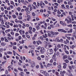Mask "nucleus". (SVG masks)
Instances as JSON below:
<instances>
[{
    "label": "nucleus",
    "mask_w": 76,
    "mask_h": 76,
    "mask_svg": "<svg viewBox=\"0 0 76 76\" xmlns=\"http://www.w3.org/2000/svg\"><path fill=\"white\" fill-rule=\"evenodd\" d=\"M1 40L2 42H3V41H4V38L3 37H1Z\"/></svg>",
    "instance_id": "nucleus-20"
},
{
    "label": "nucleus",
    "mask_w": 76,
    "mask_h": 76,
    "mask_svg": "<svg viewBox=\"0 0 76 76\" xmlns=\"http://www.w3.org/2000/svg\"><path fill=\"white\" fill-rule=\"evenodd\" d=\"M63 64L64 65L63 68L64 69H66V66H67V64L66 63H63Z\"/></svg>",
    "instance_id": "nucleus-5"
},
{
    "label": "nucleus",
    "mask_w": 76,
    "mask_h": 76,
    "mask_svg": "<svg viewBox=\"0 0 76 76\" xmlns=\"http://www.w3.org/2000/svg\"><path fill=\"white\" fill-rule=\"evenodd\" d=\"M45 48H46L47 49H48V48H49L48 45H45Z\"/></svg>",
    "instance_id": "nucleus-13"
},
{
    "label": "nucleus",
    "mask_w": 76,
    "mask_h": 76,
    "mask_svg": "<svg viewBox=\"0 0 76 76\" xmlns=\"http://www.w3.org/2000/svg\"><path fill=\"white\" fill-rule=\"evenodd\" d=\"M67 58V56L65 55L64 56L63 58L64 59H65V58Z\"/></svg>",
    "instance_id": "nucleus-50"
},
{
    "label": "nucleus",
    "mask_w": 76,
    "mask_h": 76,
    "mask_svg": "<svg viewBox=\"0 0 76 76\" xmlns=\"http://www.w3.org/2000/svg\"><path fill=\"white\" fill-rule=\"evenodd\" d=\"M62 25H63V26H66V25H66V23H63Z\"/></svg>",
    "instance_id": "nucleus-63"
},
{
    "label": "nucleus",
    "mask_w": 76,
    "mask_h": 76,
    "mask_svg": "<svg viewBox=\"0 0 76 76\" xmlns=\"http://www.w3.org/2000/svg\"><path fill=\"white\" fill-rule=\"evenodd\" d=\"M69 2H70V3H72L73 1V0H67Z\"/></svg>",
    "instance_id": "nucleus-31"
},
{
    "label": "nucleus",
    "mask_w": 76,
    "mask_h": 76,
    "mask_svg": "<svg viewBox=\"0 0 76 76\" xmlns=\"http://www.w3.org/2000/svg\"><path fill=\"white\" fill-rule=\"evenodd\" d=\"M67 26H68V27H72V24H70L69 25H67Z\"/></svg>",
    "instance_id": "nucleus-40"
},
{
    "label": "nucleus",
    "mask_w": 76,
    "mask_h": 76,
    "mask_svg": "<svg viewBox=\"0 0 76 76\" xmlns=\"http://www.w3.org/2000/svg\"><path fill=\"white\" fill-rule=\"evenodd\" d=\"M29 10V8L28 7H26V9H25V11H26L27 10Z\"/></svg>",
    "instance_id": "nucleus-45"
},
{
    "label": "nucleus",
    "mask_w": 76,
    "mask_h": 76,
    "mask_svg": "<svg viewBox=\"0 0 76 76\" xmlns=\"http://www.w3.org/2000/svg\"><path fill=\"white\" fill-rule=\"evenodd\" d=\"M56 74L57 76H59V73L58 72H56Z\"/></svg>",
    "instance_id": "nucleus-36"
},
{
    "label": "nucleus",
    "mask_w": 76,
    "mask_h": 76,
    "mask_svg": "<svg viewBox=\"0 0 76 76\" xmlns=\"http://www.w3.org/2000/svg\"><path fill=\"white\" fill-rule=\"evenodd\" d=\"M56 52H55V54L54 55H53V59H54L56 57Z\"/></svg>",
    "instance_id": "nucleus-23"
},
{
    "label": "nucleus",
    "mask_w": 76,
    "mask_h": 76,
    "mask_svg": "<svg viewBox=\"0 0 76 76\" xmlns=\"http://www.w3.org/2000/svg\"><path fill=\"white\" fill-rule=\"evenodd\" d=\"M37 59L38 60H41V57L39 56H38L37 57Z\"/></svg>",
    "instance_id": "nucleus-38"
},
{
    "label": "nucleus",
    "mask_w": 76,
    "mask_h": 76,
    "mask_svg": "<svg viewBox=\"0 0 76 76\" xmlns=\"http://www.w3.org/2000/svg\"><path fill=\"white\" fill-rule=\"evenodd\" d=\"M57 47H58L59 48H60V47H61V46H60V44H58L57 45Z\"/></svg>",
    "instance_id": "nucleus-46"
},
{
    "label": "nucleus",
    "mask_w": 76,
    "mask_h": 76,
    "mask_svg": "<svg viewBox=\"0 0 76 76\" xmlns=\"http://www.w3.org/2000/svg\"><path fill=\"white\" fill-rule=\"evenodd\" d=\"M48 45L49 46V48H51V47H52V45H50V44H48Z\"/></svg>",
    "instance_id": "nucleus-42"
},
{
    "label": "nucleus",
    "mask_w": 76,
    "mask_h": 76,
    "mask_svg": "<svg viewBox=\"0 0 76 76\" xmlns=\"http://www.w3.org/2000/svg\"><path fill=\"white\" fill-rule=\"evenodd\" d=\"M58 65H59L58 66V69H61V64H59Z\"/></svg>",
    "instance_id": "nucleus-12"
},
{
    "label": "nucleus",
    "mask_w": 76,
    "mask_h": 76,
    "mask_svg": "<svg viewBox=\"0 0 76 76\" xmlns=\"http://www.w3.org/2000/svg\"><path fill=\"white\" fill-rule=\"evenodd\" d=\"M5 1L7 3H9V1L8 0H5Z\"/></svg>",
    "instance_id": "nucleus-59"
},
{
    "label": "nucleus",
    "mask_w": 76,
    "mask_h": 76,
    "mask_svg": "<svg viewBox=\"0 0 76 76\" xmlns=\"http://www.w3.org/2000/svg\"><path fill=\"white\" fill-rule=\"evenodd\" d=\"M27 16L28 18V19H31V16H30V15H27Z\"/></svg>",
    "instance_id": "nucleus-57"
},
{
    "label": "nucleus",
    "mask_w": 76,
    "mask_h": 76,
    "mask_svg": "<svg viewBox=\"0 0 76 76\" xmlns=\"http://www.w3.org/2000/svg\"><path fill=\"white\" fill-rule=\"evenodd\" d=\"M62 32H64V33H67V31H65V30L62 29Z\"/></svg>",
    "instance_id": "nucleus-30"
},
{
    "label": "nucleus",
    "mask_w": 76,
    "mask_h": 76,
    "mask_svg": "<svg viewBox=\"0 0 76 76\" xmlns=\"http://www.w3.org/2000/svg\"><path fill=\"white\" fill-rule=\"evenodd\" d=\"M5 14H7V13H8V11L6 10H5Z\"/></svg>",
    "instance_id": "nucleus-32"
},
{
    "label": "nucleus",
    "mask_w": 76,
    "mask_h": 76,
    "mask_svg": "<svg viewBox=\"0 0 76 76\" xmlns=\"http://www.w3.org/2000/svg\"><path fill=\"white\" fill-rule=\"evenodd\" d=\"M5 42H9V40L7 39V38H5Z\"/></svg>",
    "instance_id": "nucleus-35"
},
{
    "label": "nucleus",
    "mask_w": 76,
    "mask_h": 76,
    "mask_svg": "<svg viewBox=\"0 0 76 76\" xmlns=\"http://www.w3.org/2000/svg\"><path fill=\"white\" fill-rule=\"evenodd\" d=\"M68 60H70L71 61L72 60V58H70V57H68Z\"/></svg>",
    "instance_id": "nucleus-47"
},
{
    "label": "nucleus",
    "mask_w": 76,
    "mask_h": 76,
    "mask_svg": "<svg viewBox=\"0 0 76 76\" xmlns=\"http://www.w3.org/2000/svg\"><path fill=\"white\" fill-rule=\"evenodd\" d=\"M20 75H21V76H24V73H23V72H20Z\"/></svg>",
    "instance_id": "nucleus-21"
},
{
    "label": "nucleus",
    "mask_w": 76,
    "mask_h": 76,
    "mask_svg": "<svg viewBox=\"0 0 76 76\" xmlns=\"http://www.w3.org/2000/svg\"><path fill=\"white\" fill-rule=\"evenodd\" d=\"M29 28L30 31H32V28L31 26L29 27Z\"/></svg>",
    "instance_id": "nucleus-41"
},
{
    "label": "nucleus",
    "mask_w": 76,
    "mask_h": 76,
    "mask_svg": "<svg viewBox=\"0 0 76 76\" xmlns=\"http://www.w3.org/2000/svg\"><path fill=\"white\" fill-rule=\"evenodd\" d=\"M70 47L72 48H75V46L74 45H72L71 46H70Z\"/></svg>",
    "instance_id": "nucleus-53"
},
{
    "label": "nucleus",
    "mask_w": 76,
    "mask_h": 76,
    "mask_svg": "<svg viewBox=\"0 0 76 76\" xmlns=\"http://www.w3.org/2000/svg\"><path fill=\"white\" fill-rule=\"evenodd\" d=\"M64 41V40H63V39H60V42H62V43H63V42Z\"/></svg>",
    "instance_id": "nucleus-24"
},
{
    "label": "nucleus",
    "mask_w": 76,
    "mask_h": 76,
    "mask_svg": "<svg viewBox=\"0 0 76 76\" xmlns=\"http://www.w3.org/2000/svg\"><path fill=\"white\" fill-rule=\"evenodd\" d=\"M32 6L33 9H36V7L34 5V4H32Z\"/></svg>",
    "instance_id": "nucleus-22"
},
{
    "label": "nucleus",
    "mask_w": 76,
    "mask_h": 76,
    "mask_svg": "<svg viewBox=\"0 0 76 76\" xmlns=\"http://www.w3.org/2000/svg\"><path fill=\"white\" fill-rule=\"evenodd\" d=\"M65 20L66 22H67V23H68V24H69V23L70 22V20L67 19V18H66Z\"/></svg>",
    "instance_id": "nucleus-8"
},
{
    "label": "nucleus",
    "mask_w": 76,
    "mask_h": 76,
    "mask_svg": "<svg viewBox=\"0 0 76 76\" xmlns=\"http://www.w3.org/2000/svg\"><path fill=\"white\" fill-rule=\"evenodd\" d=\"M1 21V24H2V25H4V20H3V19L2 20V21Z\"/></svg>",
    "instance_id": "nucleus-44"
},
{
    "label": "nucleus",
    "mask_w": 76,
    "mask_h": 76,
    "mask_svg": "<svg viewBox=\"0 0 76 76\" xmlns=\"http://www.w3.org/2000/svg\"><path fill=\"white\" fill-rule=\"evenodd\" d=\"M7 53L8 54H10V55H11V54H12V52H10V51H7Z\"/></svg>",
    "instance_id": "nucleus-14"
},
{
    "label": "nucleus",
    "mask_w": 76,
    "mask_h": 76,
    "mask_svg": "<svg viewBox=\"0 0 76 76\" xmlns=\"http://www.w3.org/2000/svg\"><path fill=\"white\" fill-rule=\"evenodd\" d=\"M61 6L62 7V8H63V9H66V7H65L64 5L62 4L61 5Z\"/></svg>",
    "instance_id": "nucleus-26"
},
{
    "label": "nucleus",
    "mask_w": 76,
    "mask_h": 76,
    "mask_svg": "<svg viewBox=\"0 0 76 76\" xmlns=\"http://www.w3.org/2000/svg\"><path fill=\"white\" fill-rule=\"evenodd\" d=\"M11 4H12L13 5V6H15V4H14V2L13 1H11Z\"/></svg>",
    "instance_id": "nucleus-33"
},
{
    "label": "nucleus",
    "mask_w": 76,
    "mask_h": 76,
    "mask_svg": "<svg viewBox=\"0 0 76 76\" xmlns=\"http://www.w3.org/2000/svg\"><path fill=\"white\" fill-rule=\"evenodd\" d=\"M73 34H74V36L75 38V39H76V31L74 32Z\"/></svg>",
    "instance_id": "nucleus-25"
},
{
    "label": "nucleus",
    "mask_w": 76,
    "mask_h": 76,
    "mask_svg": "<svg viewBox=\"0 0 76 76\" xmlns=\"http://www.w3.org/2000/svg\"><path fill=\"white\" fill-rule=\"evenodd\" d=\"M52 66L53 64H52L48 63L47 64L48 67H51V66Z\"/></svg>",
    "instance_id": "nucleus-11"
},
{
    "label": "nucleus",
    "mask_w": 76,
    "mask_h": 76,
    "mask_svg": "<svg viewBox=\"0 0 76 76\" xmlns=\"http://www.w3.org/2000/svg\"><path fill=\"white\" fill-rule=\"evenodd\" d=\"M68 72H69V74L68 75V76H73V75H72V74L70 72H71V71L70 70H68Z\"/></svg>",
    "instance_id": "nucleus-6"
},
{
    "label": "nucleus",
    "mask_w": 76,
    "mask_h": 76,
    "mask_svg": "<svg viewBox=\"0 0 76 76\" xmlns=\"http://www.w3.org/2000/svg\"><path fill=\"white\" fill-rule=\"evenodd\" d=\"M28 34H29V33H28V32H26L25 33V35L26 36H27V35H28Z\"/></svg>",
    "instance_id": "nucleus-52"
},
{
    "label": "nucleus",
    "mask_w": 76,
    "mask_h": 76,
    "mask_svg": "<svg viewBox=\"0 0 76 76\" xmlns=\"http://www.w3.org/2000/svg\"><path fill=\"white\" fill-rule=\"evenodd\" d=\"M64 51L65 52V53L67 54H69V51H67V50H64Z\"/></svg>",
    "instance_id": "nucleus-39"
},
{
    "label": "nucleus",
    "mask_w": 76,
    "mask_h": 76,
    "mask_svg": "<svg viewBox=\"0 0 76 76\" xmlns=\"http://www.w3.org/2000/svg\"><path fill=\"white\" fill-rule=\"evenodd\" d=\"M50 63H53V60L52 59H51L50 60Z\"/></svg>",
    "instance_id": "nucleus-49"
},
{
    "label": "nucleus",
    "mask_w": 76,
    "mask_h": 76,
    "mask_svg": "<svg viewBox=\"0 0 76 76\" xmlns=\"http://www.w3.org/2000/svg\"><path fill=\"white\" fill-rule=\"evenodd\" d=\"M18 19L20 20H21V19H22V17L21 16H20L18 17Z\"/></svg>",
    "instance_id": "nucleus-28"
},
{
    "label": "nucleus",
    "mask_w": 76,
    "mask_h": 76,
    "mask_svg": "<svg viewBox=\"0 0 76 76\" xmlns=\"http://www.w3.org/2000/svg\"><path fill=\"white\" fill-rule=\"evenodd\" d=\"M50 33L51 34L53 35H58V34H59V33L58 32H53V31H51L50 32Z\"/></svg>",
    "instance_id": "nucleus-2"
},
{
    "label": "nucleus",
    "mask_w": 76,
    "mask_h": 76,
    "mask_svg": "<svg viewBox=\"0 0 76 76\" xmlns=\"http://www.w3.org/2000/svg\"><path fill=\"white\" fill-rule=\"evenodd\" d=\"M18 70H20V71H22V69H21V68H18Z\"/></svg>",
    "instance_id": "nucleus-56"
},
{
    "label": "nucleus",
    "mask_w": 76,
    "mask_h": 76,
    "mask_svg": "<svg viewBox=\"0 0 76 76\" xmlns=\"http://www.w3.org/2000/svg\"><path fill=\"white\" fill-rule=\"evenodd\" d=\"M72 67L73 69H75L76 68V66L75 65H72Z\"/></svg>",
    "instance_id": "nucleus-18"
},
{
    "label": "nucleus",
    "mask_w": 76,
    "mask_h": 76,
    "mask_svg": "<svg viewBox=\"0 0 76 76\" xmlns=\"http://www.w3.org/2000/svg\"><path fill=\"white\" fill-rule=\"evenodd\" d=\"M54 4L55 5H56V6H58V4L57 3H55Z\"/></svg>",
    "instance_id": "nucleus-43"
},
{
    "label": "nucleus",
    "mask_w": 76,
    "mask_h": 76,
    "mask_svg": "<svg viewBox=\"0 0 76 76\" xmlns=\"http://www.w3.org/2000/svg\"><path fill=\"white\" fill-rule=\"evenodd\" d=\"M54 50L55 52V53H56L57 51V47L56 46L55 47V48L54 49Z\"/></svg>",
    "instance_id": "nucleus-15"
},
{
    "label": "nucleus",
    "mask_w": 76,
    "mask_h": 76,
    "mask_svg": "<svg viewBox=\"0 0 76 76\" xmlns=\"http://www.w3.org/2000/svg\"><path fill=\"white\" fill-rule=\"evenodd\" d=\"M26 13H28L29 14L31 13V12H30L29 11L27 10L26 11Z\"/></svg>",
    "instance_id": "nucleus-48"
},
{
    "label": "nucleus",
    "mask_w": 76,
    "mask_h": 76,
    "mask_svg": "<svg viewBox=\"0 0 76 76\" xmlns=\"http://www.w3.org/2000/svg\"><path fill=\"white\" fill-rule=\"evenodd\" d=\"M42 28H44L45 29H47V27H46L44 26V25H42Z\"/></svg>",
    "instance_id": "nucleus-19"
},
{
    "label": "nucleus",
    "mask_w": 76,
    "mask_h": 76,
    "mask_svg": "<svg viewBox=\"0 0 76 76\" xmlns=\"http://www.w3.org/2000/svg\"><path fill=\"white\" fill-rule=\"evenodd\" d=\"M45 48L43 47H42L41 48V49L40 50V52L42 54H43V53H45Z\"/></svg>",
    "instance_id": "nucleus-3"
},
{
    "label": "nucleus",
    "mask_w": 76,
    "mask_h": 76,
    "mask_svg": "<svg viewBox=\"0 0 76 76\" xmlns=\"http://www.w3.org/2000/svg\"><path fill=\"white\" fill-rule=\"evenodd\" d=\"M1 45L2 46H5V45H6V43L2 42L1 43Z\"/></svg>",
    "instance_id": "nucleus-10"
},
{
    "label": "nucleus",
    "mask_w": 76,
    "mask_h": 76,
    "mask_svg": "<svg viewBox=\"0 0 76 76\" xmlns=\"http://www.w3.org/2000/svg\"><path fill=\"white\" fill-rule=\"evenodd\" d=\"M29 47H31V49L33 50V49H34L35 48V47L34 45H31H31H29L28 46Z\"/></svg>",
    "instance_id": "nucleus-9"
},
{
    "label": "nucleus",
    "mask_w": 76,
    "mask_h": 76,
    "mask_svg": "<svg viewBox=\"0 0 76 76\" xmlns=\"http://www.w3.org/2000/svg\"><path fill=\"white\" fill-rule=\"evenodd\" d=\"M56 54L57 56H59L60 55V53L58 52H57Z\"/></svg>",
    "instance_id": "nucleus-37"
},
{
    "label": "nucleus",
    "mask_w": 76,
    "mask_h": 76,
    "mask_svg": "<svg viewBox=\"0 0 76 76\" xmlns=\"http://www.w3.org/2000/svg\"><path fill=\"white\" fill-rule=\"evenodd\" d=\"M44 2L45 4H48V1H47L46 0Z\"/></svg>",
    "instance_id": "nucleus-64"
},
{
    "label": "nucleus",
    "mask_w": 76,
    "mask_h": 76,
    "mask_svg": "<svg viewBox=\"0 0 76 76\" xmlns=\"http://www.w3.org/2000/svg\"><path fill=\"white\" fill-rule=\"evenodd\" d=\"M36 31V29L35 28H33V32H35Z\"/></svg>",
    "instance_id": "nucleus-29"
},
{
    "label": "nucleus",
    "mask_w": 76,
    "mask_h": 76,
    "mask_svg": "<svg viewBox=\"0 0 76 76\" xmlns=\"http://www.w3.org/2000/svg\"><path fill=\"white\" fill-rule=\"evenodd\" d=\"M13 27L14 28H18V25L17 24H14Z\"/></svg>",
    "instance_id": "nucleus-17"
},
{
    "label": "nucleus",
    "mask_w": 76,
    "mask_h": 76,
    "mask_svg": "<svg viewBox=\"0 0 76 76\" xmlns=\"http://www.w3.org/2000/svg\"><path fill=\"white\" fill-rule=\"evenodd\" d=\"M36 28H37V29H39V26H36Z\"/></svg>",
    "instance_id": "nucleus-51"
},
{
    "label": "nucleus",
    "mask_w": 76,
    "mask_h": 76,
    "mask_svg": "<svg viewBox=\"0 0 76 76\" xmlns=\"http://www.w3.org/2000/svg\"><path fill=\"white\" fill-rule=\"evenodd\" d=\"M47 53L49 54H52L53 53V50L52 49H48L47 50Z\"/></svg>",
    "instance_id": "nucleus-1"
},
{
    "label": "nucleus",
    "mask_w": 76,
    "mask_h": 76,
    "mask_svg": "<svg viewBox=\"0 0 76 76\" xmlns=\"http://www.w3.org/2000/svg\"><path fill=\"white\" fill-rule=\"evenodd\" d=\"M16 46H13V49H14V50H16Z\"/></svg>",
    "instance_id": "nucleus-54"
},
{
    "label": "nucleus",
    "mask_w": 76,
    "mask_h": 76,
    "mask_svg": "<svg viewBox=\"0 0 76 76\" xmlns=\"http://www.w3.org/2000/svg\"><path fill=\"white\" fill-rule=\"evenodd\" d=\"M17 20L18 19H15V22L16 23H19V20Z\"/></svg>",
    "instance_id": "nucleus-34"
},
{
    "label": "nucleus",
    "mask_w": 76,
    "mask_h": 76,
    "mask_svg": "<svg viewBox=\"0 0 76 76\" xmlns=\"http://www.w3.org/2000/svg\"><path fill=\"white\" fill-rule=\"evenodd\" d=\"M35 62H34L32 61L31 62V66L32 67H34L35 66Z\"/></svg>",
    "instance_id": "nucleus-4"
},
{
    "label": "nucleus",
    "mask_w": 76,
    "mask_h": 76,
    "mask_svg": "<svg viewBox=\"0 0 76 76\" xmlns=\"http://www.w3.org/2000/svg\"><path fill=\"white\" fill-rule=\"evenodd\" d=\"M40 72L41 73H42L43 74H45V72L46 71H44L43 70H40Z\"/></svg>",
    "instance_id": "nucleus-7"
},
{
    "label": "nucleus",
    "mask_w": 76,
    "mask_h": 76,
    "mask_svg": "<svg viewBox=\"0 0 76 76\" xmlns=\"http://www.w3.org/2000/svg\"><path fill=\"white\" fill-rule=\"evenodd\" d=\"M11 35H14L15 33H14V32H11Z\"/></svg>",
    "instance_id": "nucleus-60"
},
{
    "label": "nucleus",
    "mask_w": 76,
    "mask_h": 76,
    "mask_svg": "<svg viewBox=\"0 0 76 76\" xmlns=\"http://www.w3.org/2000/svg\"><path fill=\"white\" fill-rule=\"evenodd\" d=\"M65 61L66 63H69V61L67 60H66Z\"/></svg>",
    "instance_id": "nucleus-58"
},
{
    "label": "nucleus",
    "mask_w": 76,
    "mask_h": 76,
    "mask_svg": "<svg viewBox=\"0 0 76 76\" xmlns=\"http://www.w3.org/2000/svg\"><path fill=\"white\" fill-rule=\"evenodd\" d=\"M12 17L14 19H15V18H16V16L15 15H12Z\"/></svg>",
    "instance_id": "nucleus-27"
},
{
    "label": "nucleus",
    "mask_w": 76,
    "mask_h": 76,
    "mask_svg": "<svg viewBox=\"0 0 76 76\" xmlns=\"http://www.w3.org/2000/svg\"><path fill=\"white\" fill-rule=\"evenodd\" d=\"M45 76H49V75H48V73H47V74L45 73Z\"/></svg>",
    "instance_id": "nucleus-62"
},
{
    "label": "nucleus",
    "mask_w": 76,
    "mask_h": 76,
    "mask_svg": "<svg viewBox=\"0 0 76 76\" xmlns=\"http://www.w3.org/2000/svg\"><path fill=\"white\" fill-rule=\"evenodd\" d=\"M60 26V25L58 23H57L55 25L56 27H59Z\"/></svg>",
    "instance_id": "nucleus-16"
},
{
    "label": "nucleus",
    "mask_w": 76,
    "mask_h": 76,
    "mask_svg": "<svg viewBox=\"0 0 76 76\" xmlns=\"http://www.w3.org/2000/svg\"><path fill=\"white\" fill-rule=\"evenodd\" d=\"M9 73V72H8V71L7 70H6L5 71V73L6 74H8Z\"/></svg>",
    "instance_id": "nucleus-61"
},
{
    "label": "nucleus",
    "mask_w": 76,
    "mask_h": 76,
    "mask_svg": "<svg viewBox=\"0 0 76 76\" xmlns=\"http://www.w3.org/2000/svg\"><path fill=\"white\" fill-rule=\"evenodd\" d=\"M19 32L21 35H22V30H20L19 31Z\"/></svg>",
    "instance_id": "nucleus-55"
}]
</instances>
